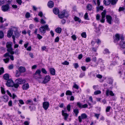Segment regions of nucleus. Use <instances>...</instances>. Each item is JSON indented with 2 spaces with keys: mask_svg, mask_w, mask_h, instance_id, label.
<instances>
[{
  "mask_svg": "<svg viewBox=\"0 0 125 125\" xmlns=\"http://www.w3.org/2000/svg\"><path fill=\"white\" fill-rule=\"evenodd\" d=\"M4 79L6 80H7L9 79V75L8 73H6L4 74L3 76Z\"/></svg>",
  "mask_w": 125,
  "mask_h": 125,
  "instance_id": "c756f323",
  "label": "nucleus"
},
{
  "mask_svg": "<svg viewBox=\"0 0 125 125\" xmlns=\"http://www.w3.org/2000/svg\"><path fill=\"white\" fill-rule=\"evenodd\" d=\"M111 107L110 106H108L106 108V111L107 112H109L111 109Z\"/></svg>",
  "mask_w": 125,
  "mask_h": 125,
  "instance_id": "13d9d810",
  "label": "nucleus"
},
{
  "mask_svg": "<svg viewBox=\"0 0 125 125\" xmlns=\"http://www.w3.org/2000/svg\"><path fill=\"white\" fill-rule=\"evenodd\" d=\"M12 29H13V28ZM13 29L9 30L8 31L7 36L8 37L10 38L11 37L13 33Z\"/></svg>",
  "mask_w": 125,
  "mask_h": 125,
  "instance_id": "412c9836",
  "label": "nucleus"
},
{
  "mask_svg": "<svg viewBox=\"0 0 125 125\" xmlns=\"http://www.w3.org/2000/svg\"><path fill=\"white\" fill-rule=\"evenodd\" d=\"M93 88L95 90H96L98 89V86L97 85H94L93 86Z\"/></svg>",
  "mask_w": 125,
  "mask_h": 125,
  "instance_id": "774afa93",
  "label": "nucleus"
},
{
  "mask_svg": "<svg viewBox=\"0 0 125 125\" xmlns=\"http://www.w3.org/2000/svg\"><path fill=\"white\" fill-rule=\"evenodd\" d=\"M4 36V34L3 32L1 31H0V38H2Z\"/></svg>",
  "mask_w": 125,
  "mask_h": 125,
  "instance_id": "58836bf2",
  "label": "nucleus"
},
{
  "mask_svg": "<svg viewBox=\"0 0 125 125\" xmlns=\"http://www.w3.org/2000/svg\"><path fill=\"white\" fill-rule=\"evenodd\" d=\"M87 115L85 113L82 114L80 116H78V119L79 122L81 123L82 122V119H84L87 118Z\"/></svg>",
  "mask_w": 125,
  "mask_h": 125,
  "instance_id": "6e6552de",
  "label": "nucleus"
},
{
  "mask_svg": "<svg viewBox=\"0 0 125 125\" xmlns=\"http://www.w3.org/2000/svg\"><path fill=\"white\" fill-rule=\"evenodd\" d=\"M69 64V62L66 61H65L64 62L62 63V64L65 65H68Z\"/></svg>",
  "mask_w": 125,
  "mask_h": 125,
  "instance_id": "8fccbe9b",
  "label": "nucleus"
},
{
  "mask_svg": "<svg viewBox=\"0 0 125 125\" xmlns=\"http://www.w3.org/2000/svg\"><path fill=\"white\" fill-rule=\"evenodd\" d=\"M49 70L51 74L52 75H54L55 73V69L53 68H51L49 69Z\"/></svg>",
  "mask_w": 125,
  "mask_h": 125,
  "instance_id": "a878e982",
  "label": "nucleus"
},
{
  "mask_svg": "<svg viewBox=\"0 0 125 125\" xmlns=\"http://www.w3.org/2000/svg\"><path fill=\"white\" fill-rule=\"evenodd\" d=\"M25 80L21 78H19L16 79L15 81V83L14 84V86L16 89L15 90L17 89L19 86V84H22L25 82Z\"/></svg>",
  "mask_w": 125,
  "mask_h": 125,
  "instance_id": "f03ea898",
  "label": "nucleus"
},
{
  "mask_svg": "<svg viewBox=\"0 0 125 125\" xmlns=\"http://www.w3.org/2000/svg\"><path fill=\"white\" fill-rule=\"evenodd\" d=\"M18 28L17 27H13V30L14 31L15 37L16 38H17L20 36V33H21V31L19 32L18 31Z\"/></svg>",
  "mask_w": 125,
  "mask_h": 125,
  "instance_id": "1a4fd4ad",
  "label": "nucleus"
},
{
  "mask_svg": "<svg viewBox=\"0 0 125 125\" xmlns=\"http://www.w3.org/2000/svg\"><path fill=\"white\" fill-rule=\"evenodd\" d=\"M124 9V6L122 7H120L118 10L120 12L121 11H123Z\"/></svg>",
  "mask_w": 125,
  "mask_h": 125,
  "instance_id": "e2e57ef3",
  "label": "nucleus"
},
{
  "mask_svg": "<svg viewBox=\"0 0 125 125\" xmlns=\"http://www.w3.org/2000/svg\"><path fill=\"white\" fill-rule=\"evenodd\" d=\"M29 87V85L28 84L26 83L23 85L22 88L23 90H26L28 89Z\"/></svg>",
  "mask_w": 125,
  "mask_h": 125,
  "instance_id": "bb28decb",
  "label": "nucleus"
},
{
  "mask_svg": "<svg viewBox=\"0 0 125 125\" xmlns=\"http://www.w3.org/2000/svg\"><path fill=\"white\" fill-rule=\"evenodd\" d=\"M0 98L3 101L5 102H7L8 100V97L7 95H5L1 96Z\"/></svg>",
  "mask_w": 125,
  "mask_h": 125,
  "instance_id": "f3484780",
  "label": "nucleus"
},
{
  "mask_svg": "<svg viewBox=\"0 0 125 125\" xmlns=\"http://www.w3.org/2000/svg\"><path fill=\"white\" fill-rule=\"evenodd\" d=\"M46 30H50L48 26L47 25L42 26L39 28L40 31L43 34H44L45 33Z\"/></svg>",
  "mask_w": 125,
  "mask_h": 125,
  "instance_id": "20e7f679",
  "label": "nucleus"
},
{
  "mask_svg": "<svg viewBox=\"0 0 125 125\" xmlns=\"http://www.w3.org/2000/svg\"><path fill=\"white\" fill-rule=\"evenodd\" d=\"M88 107V105L86 104H84L83 105L82 104V108H87Z\"/></svg>",
  "mask_w": 125,
  "mask_h": 125,
  "instance_id": "680f3d73",
  "label": "nucleus"
},
{
  "mask_svg": "<svg viewBox=\"0 0 125 125\" xmlns=\"http://www.w3.org/2000/svg\"><path fill=\"white\" fill-rule=\"evenodd\" d=\"M26 103L27 104L29 105H32L33 104V101L32 100H28L27 101Z\"/></svg>",
  "mask_w": 125,
  "mask_h": 125,
  "instance_id": "72a5a7b5",
  "label": "nucleus"
},
{
  "mask_svg": "<svg viewBox=\"0 0 125 125\" xmlns=\"http://www.w3.org/2000/svg\"><path fill=\"white\" fill-rule=\"evenodd\" d=\"M19 71L21 73H23L26 71V69L25 67L21 66L19 68Z\"/></svg>",
  "mask_w": 125,
  "mask_h": 125,
  "instance_id": "5701e85b",
  "label": "nucleus"
},
{
  "mask_svg": "<svg viewBox=\"0 0 125 125\" xmlns=\"http://www.w3.org/2000/svg\"><path fill=\"white\" fill-rule=\"evenodd\" d=\"M71 38L74 41L76 40L77 38L76 36L75 35H72L71 36Z\"/></svg>",
  "mask_w": 125,
  "mask_h": 125,
  "instance_id": "052dcab7",
  "label": "nucleus"
},
{
  "mask_svg": "<svg viewBox=\"0 0 125 125\" xmlns=\"http://www.w3.org/2000/svg\"><path fill=\"white\" fill-rule=\"evenodd\" d=\"M21 73H20L19 71L17 70L16 73L15 74L16 77H19L21 75Z\"/></svg>",
  "mask_w": 125,
  "mask_h": 125,
  "instance_id": "f704fd0d",
  "label": "nucleus"
},
{
  "mask_svg": "<svg viewBox=\"0 0 125 125\" xmlns=\"http://www.w3.org/2000/svg\"><path fill=\"white\" fill-rule=\"evenodd\" d=\"M8 105L10 106H12V101L11 100H10L8 102Z\"/></svg>",
  "mask_w": 125,
  "mask_h": 125,
  "instance_id": "69168bd1",
  "label": "nucleus"
},
{
  "mask_svg": "<svg viewBox=\"0 0 125 125\" xmlns=\"http://www.w3.org/2000/svg\"><path fill=\"white\" fill-rule=\"evenodd\" d=\"M112 1L111 0H104V3L105 5H108L111 3Z\"/></svg>",
  "mask_w": 125,
  "mask_h": 125,
  "instance_id": "393cba45",
  "label": "nucleus"
},
{
  "mask_svg": "<svg viewBox=\"0 0 125 125\" xmlns=\"http://www.w3.org/2000/svg\"><path fill=\"white\" fill-rule=\"evenodd\" d=\"M73 65L74 67L76 69L79 67V65H78V63H75L73 64Z\"/></svg>",
  "mask_w": 125,
  "mask_h": 125,
  "instance_id": "6e6d98bb",
  "label": "nucleus"
},
{
  "mask_svg": "<svg viewBox=\"0 0 125 125\" xmlns=\"http://www.w3.org/2000/svg\"><path fill=\"white\" fill-rule=\"evenodd\" d=\"M93 8L92 5L90 4H88L86 6V8L89 11H91L92 10Z\"/></svg>",
  "mask_w": 125,
  "mask_h": 125,
  "instance_id": "cd10ccee",
  "label": "nucleus"
},
{
  "mask_svg": "<svg viewBox=\"0 0 125 125\" xmlns=\"http://www.w3.org/2000/svg\"><path fill=\"white\" fill-rule=\"evenodd\" d=\"M85 75V73L83 72L81 73L80 74L79 77L80 78L83 77Z\"/></svg>",
  "mask_w": 125,
  "mask_h": 125,
  "instance_id": "5fc2aeb1",
  "label": "nucleus"
},
{
  "mask_svg": "<svg viewBox=\"0 0 125 125\" xmlns=\"http://www.w3.org/2000/svg\"><path fill=\"white\" fill-rule=\"evenodd\" d=\"M53 13L56 15L58 14L59 12V10L58 8H53Z\"/></svg>",
  "mask_w": 125,
  "mask_h": 125,
  "instance_id": "4be33fe9",
  "label": "nucleus"
},
{
  "mask_svg": "<svg viewBox=\"0 0 125 125\" xmlns=\"http://www.w3.org/2000/svg\"><path fill=\"white\" fill-rule=\"evenodd\" d=\"M37 38H38L39 40H40L42 38V36L40 35L39 34H37Z\"/></svg>",
  "mask_w": 125,
  "mask_h": 125,
  "instance_id": "603ef678",
  "label": "nucleus"
},
{
  "mask_svg": "<svg viewBox=\"0 0 125 125\" xmlns=\"http://www.w3.org/2000/svg\"><path fill=\"white\" fill-rule=\"evenodd\" d=\"M72 92L69 90H68L66 91V95H72Z\"/></svg>",
  "mask_w": 125,
  "mask_h": 125,
  "instance_id": "ea45409f",
  "label": "nucleus"
},
{
  "mask_svg": "<svg viewBox=\"0 0 125 125\" xmlns=\"http://www.w3.org/2000/svg\"><path fill=\"white\" fill-rule=\"evenodd\" d=\"M84 17L85 19L86 20H89V19L88 18V13L87 12H86L84 16Z\"/></svg>",
  "mask_w": 125,
  "mask_h": 125,
  "instance_id": "79ce46f5",
  "label": "nucleus"
},
{
  "mask_svg": "<svg viewBox=\"0 0 125 125\" xmlns=\"http://www.w3.org/2000/svg\"><path fill=\"white\" fill-rule=\"evenodd\" d=\"M17 2L19 5H21L22 3L21 0H16Z\"/></svg>",
  "mask_w": 125,
  "mask_h": 125,
  "instance_id": "0e129e2a",
  "label": "nucleus"
},
{
  "mask_svg": "<svg viewBox=\"0 0 125 125\" xmlns=\"http://www.w3.org/2000/svg\"><path fill=\"white\" fill-rule=\"evenodd\" d=\"M73 112L75 114V115L77 116L79 112L78 109H73Z\"/></svg>",
  "mask_w": 125,
  "mask_h": 125,
  "instance_id": "473e14b6",
  "label": "nucleus"
},
{
  "mask_svg": "<svg viewBox=\"0 0 125 125\" xmlns=\"http://www.w3.org/2000/svg\"><path fill=\"white\" fill-rule=\"evenodd\" d=\"M1 93L2 94H4L5 93V89L2 87H1Z\"/></svg>",
  "mask_w": 125,
  "mask_h": 125,
  "instance_id": "37998d69",
  "label": "nucleus"
},
{
  "mask_svg": "<svg viewBox=\"0 0 125 125\" xmlns=\"http://www.w3.org/2000/svg\"><path fill=\"white\" fill-rule=\"evenodd\" d=\"M95 29V31L98 35H99L101 33L100 28L101 27V25L99 24H95L94 25Z\"/></svg>",
  "mask_w": 125,
  "mask_h": 125,
  "instance_id": "0eeeda50",
  "label": "nucleus"
},
{
  "mask_svg": "<svg viewBox=\"0 0 125 125\" xmlns=\"http://www.w3.org/2000/svg\"><path fill=\"white\" fill-rule=\"evenodd\" d=\"M77 105L79 108H81L82 105V104L80 102H78L77 103Z\"/></svg>",
  "mask_w": 125,
  "mask_h": 125,
  "instance_id": "c9c22d12",
  "label": "nucleus"
},
{
  "mask_svg": "<svg viewBox=\"0 0 125 125\" xmlns=\"http://www.w3.org/2000/svg\"><path fill=\"white\" fill-rule=\"evenodd\" d=\"M2 10L4 11H7L10 9V6L8 4H6L5 5L2 6L1 7Z\"/></svg>",
  "mask_w": 125,
  "mask_h": 125,
  "instance_id": "9d476101",
  "label": "nucleus"
},
{
  "mask_svg": "<svg viewBox=\"0 0 125 125\" xmlns=\"http://www.w3.org/2000/svg\"><path fill=\"white\" fill-rule=\"evenodd\" d=\"M50 79L51 77L49 75H46L45 77L43 80L42 81V80H41V83H43L44 84H45L50 81Z\"/></svg>",
  "mask_w": 125,
  "mask_h": 125,
  "instance_id": "f8f14e48",
  "label": "nucleus"
},
{
  "mask_svg": "<svg viewBox=\"0 0 125 125\" xmlns=\"http://www.w3.org/2000/svg\"><path fill=\"white\" fill-rule=\"evenodd\" d=\"M119 44L121 48L123 49L125 48V42L121 41Z\"/></svg>",
  "mask_w": 125,
  "mask_h": 125,
  "instance_id": "6ab92c4d",
  "label": "nucleus"
},
{
  "mask_svg": "<svg viewBox=\"0 0 125 125\" xmlns=\"http://www.w3.org/2000/svg\"><path fill=\"white\" fill-rule=\"evenodd\" d=\"M41 71L44 74H46L47 73L46 71L44 68H42V69Z\"/></svg>",
  "mask_w": 125,
  "mask_h": 125,
  "instance_id": "de8ad7c7",
  "label": "nucleus"
},
{
  "mask_svg": "<svg viewBox=\"0 0 125 125\" xmlns=\"http://www.w3.org/2000/svg\"><path fill=\"white\" fill-rule=\"evenodd\" d=\"M49 106V103L48 102H44L42 104V107L44 109L46 110Z\"/></svg>",
  "mask_w": 125,
  "mask_h": 125,
  "instance_id": "4468645a",
  "label": "nucleus"
},
{
  "mask_svg": "<svg viewBox=\"0 0 125 125\" xmlns=\"http://www.w3.org/2000/svg\"><path fill=\"white\" fill-rule=\"evenodd\" d=\"M81 36L83 38H86V34L85 32H83L81 34Z\"/></svg>",
  "mask_w": 125,
  "mask_h": 125,
  "instance_id": "49530a36",
  "label": "nucleus"
},
{
  "mask_svg": "<svg viewBox=\"0 0 125 125\" xmlns=\"http://www.w3.org/2000/svg\"><path fill=\"white\" fill-rule=\"evenodd\" d=\"M12 43L11 42H7L6 44V46L7 48V51L11 54H13L14 52L13 51V49L12 47Z\"/></svg>",
  "mask_w": 125,
  "mask_h": 125,
  "instance_id": "7ed1b4c3",
  "label": "nucleus"
},
{
  "mask_svg": "<svg viewBox=\"0 0 125 125\" xmlns=\"http://www.w3.org/2000/svg\"><path fill=\"white\" fill-rule=\"evenodd\" d=\"M115 39H114V42H116L117 41H119L120 39V36L118 34H115Z\"/></svg>",
  "mask_w": 125,
  "mask_h": 125,
  "instance_id": "b1692460",
  "label": "nucleus"
},
{
  "mask_svg": "<svg viewBox=\"0 0 125 125\" xmlns=\"http://www.w3.org/2000/svg\"><path fill=\"white\" fill-rule=\"evenodd\" d=\"M30 16L31 15L30 13L28 12H26L25 14V17L27 18H29L30 17Z\"/></svg>",
  "mask_w": 125,
  "mask_h": 125,
  "instance_id": "e433bc0d",
  "label": "nucleus"
},
{
  "mask_svg": "<svg viewBox=\"0 0 125 125\" xmlns=\"http://www.w3.org/2000/svg\"><path fill=\"white\" fill-rule=\"evenodd\" d=\"M106 13V10H104L101 13L102 19L100 21L102 23H103L104 22L105 20V18Z\"/></svg>",
  "mask_w": 125,
  "mask_h": 125,
  "instance_id": "ddd939ff",
  "label": "nucleus"
},
{
  "mask_svg": "<svg viewBox=\"0 0 125 125\" xmlns=\"http://www.w3.org/2000/svg\"><path fill=\"white\" fill-rule=\"evenodd\" d=\"M105 94L107 96H108L109 95L112 96H113L114 95V94L113 92L111 90L107 89L105 92Z\"/></svg>",
  "mask_w": 125,
  "mask_h": 125,
  "instance_id": "2eb2a0df",
  "label": "nucleus"
},
{
  "mask_svg": "<svg viewBox=\"0 0 125 125\" xmlns=\"http://www.w3.org/2000/svg\"><path fill=\"white\" fill-rule=\"evenodd\" d=\"M4 72V69L3 67H1L0 69V75L3 73Z\"/></svg>",
  "mask_w": 125,
  "mask_h": 125,
  "instance_id": "c03bdc74",
  "label": "nucleus"
},
{
  "mask_svg": "<svg viewBox=\"0 0 125 125\" xmlns=\"http://www.w3.org/2000/svg\"><path fill=\"white\" fill-rule=\"evenodd\" d=\"M59 38L58 36H57L54 40V42H57L59 41Z\"/></svg>",
  "mask_w": 125,
  "mask_h": 125,
  "instance_id": "4d7b16f0",
  "label": "nucleus"
},
{
  "mask_svg": "<svg viewBox=\"0 0 125 125\" xmlns=\"http://www.w3.org/2000/svg\"><path fill=\"white\" fill-rule=\"evenodd\" d=\"M67 109L68 111H70L71 109V106L70 104H68L67 106Z\"/></svg>",
  "mask_w": 125,
  "mask_h": 125,
  "instance_id": "864d4df0",
  "label": "nucleus"
},
{
  "mask_svg": "<svg viewBox=\"0 0 125 125\" xmlns=\"http://www.w3.org/2000/svg\"><path fill=\"white\" fill-rule=\"evenodd\" d=\"M47 5L49 8H52L54 6V3L52 1L50 0L48 2Z\"/></svg>",
  "mask_w": 125,
  "mask_h": 125,
  "instance_id": "aec40b11",
  "label": "nucleus"
},
{
  "mask_svg": "<svg viewBox=\"0 0 125 125\" xmlns=\"http://www.w3.org/2000/svg\"><path fill=\"white\" fill-rule=\"evenodd\" d=\"M74 20L76 21H78L79 23H82L81 19L75 16L74 18Z\"/></svg>",
  "mask_w": 125,
  "mask_h": 125,
  "instance_id": "2f4dec72",
  "label": "nucleus"
},
{
  "mask_svg": "<svg viewBox=\"0 0 125 125\" xmlns=\"http://www.w3.org/2000/svg\"><path fill=\"white\" fill-rule=\"evenodd\" d=\"M41 73L40 69H38L36 71L35 73L33 74V76L37 80L39 83H41V80L43 81V78L42 77V75L41 74Z\"/></svg>",
  "mask_w": 125,
  "mask_h": 125,
  "instance_id": "f257e3e1",
  "label": "nucleus"
},
{
  "mask_svg": "<svg viewBox=\"0 0 125 125\" xmlns=\"http://www.w3.org/2000/svg\"><path fill=\"white\" fill-rule=\"evenodd\" d=\"M74 85L73 86V87L75 88L76 89H78L79 88V87L78 85L77 84H76L75 83H73Z\"/></svg>",
  "mask_w": 125,
  "mask_h": 125,
  "instance_id": "4c0bfd02",
  "label": "nucleus"
},
{
  "mask_svg": "<svg viewBox=\"0 0 125 125\" xmlns=\"http://www.w3.org/2000/svg\"><path fill=\"white\" fill-rule=\"evenodd\" d=\"M91 61V58L90 57H88L85 59V61L86 62H90Z\"/></svg>",
  "mask_w": 125,
  "mask_h": 125,
  "instance_id": "bf43d9fd",
  "label": "nucleus"
},
{
  "mask_svg": "<svg viewBox=\"0 0 125 125\" xmlns=\"http://www.w3.org/2000/svg\"><path fill=\"white\" fill-rule=\"evenodd\" d=\"M62 116L64 117V120H67L69 115L66 113H64V111L63 110H62Z\"/></svg>",
  "mask_w": 125,
  "mask_h": 125,
  "instance_id": "dca6fc26",
  "label": "nucleus"
},
{
  "mask_svg": "<svg viewBox=\"0 0 125 125\" xmlns=\"http://www.w3.org/2000/svg\"><path fill=\"white\" fill-rule=\"evenodd\" d=\"M61 13H62L58 14L59 18L61 19H62L64 17H67L69 16L67 12L65 10H63Z\"/></svg>",
  "mask_w": 125,
  "mask_h": 125,
  "instance_id": "423d86ee",
  "label": "nucleus"
},
{
  "mask_svg": "<svg viewBox=\"0 0 125 125\" xmlns=\"http://www.w3.org/2000/svg\"><path fill=\"white\" fill-rule=\"evenodd\" d=\"M112 1L111 4L113 5H114L116 4L118 0H112Z\"/></svg>",
  "mask_w": 125,
  "mask_h": 125,
  "instance_id": "a18cd8bd",
  "label": "nucleus"
},
{
  "mask_svg": "<svg viewBox=\"0 0 125 125\" xmlns=\"http://www.w3.org/2000/svg\"><path fill=\"white\" fill-rule=\"evenodd\" d=\"M14 65L13 64H11L8 66V68L9 70H11L13 68Z\"/></svg>",
  "mask_w": 125,
  "mask_h": 125,
  "instance_id": "3c124183",
  "label": "nucleus"
},
{
  "mask_svg": "<svg viewBox=\"0 0 125 125\" xmlns=\"http://www.w3.org/2000/svg\"><path fill=\"white\" fill-rule=\"evenodd\" d=\"M10 55L9 53L8 52L6 53L4 55V57L5 58H6V59H3V61L5 63H7L9 62V57Z\"/></svg>",
  "mask_w": 125,
  "mask_h": 125,
  "instance_id": "9b49d317",
  "label": "nucleus"
},
{
  "mask_svg": "<svg viewBox=\"0 0 125 125\" xmlns=\"http://www.w3.org/2000/svg\"><path fill=\"white\" fill-rule=\"evenodd\" d=\"M96 11L97 12H98L100 10H103L104 9L103 7L102 6H98L96 7Z\"/></svg>",
  "mask_w": 125,
  "mask_h": 125,
  "instance_id": "c85d7f7f",
  "label": "nucleus"
},
{
  "mask_svg": "<svg viewBox=\"0 0 125 125\" xmlns=\"http://www.w3.org/2000/svg\"><path fill=\"white\" fill-rule=\"evenodd\" d=\"M62 29L60 27H57L55 30V31L57 33L60 34L61 32Z\"/></svg>",
  "mask_w": 125,
  "mask_h": 125,
  "instance_id": "7c9ffc66",
  "label": "nucleus"
},
{
  "mask_svg": "<svg viewBox=\"0 0 125 125\" xmlns=\"http://www.w3.org/2000/svg\"><path fill=\"white\" fill-rule=\"evenodd\" d=\"M101 93V92L100 90H97L94 92V94L95 95H97L98 94H100Z\"/></svg>",
  "mask_w": 125,
  "mask_h": 125,
  "instance_id": "a19ab883",
  "label": "nucleus"
},
{
  "mask_svg": "<svg viewBox=\"0 0 125 125\" xmlns=\"http://www.w3.org/2000/svg\"><path fill=\"white\" fill-rule=\"evenodd\" d=\"M14 82L11 79H10L7 80L6 83V85L8 87L12 86V89L14 90H15L14 88H15L14 86Z\"/></svg>",
  "mask_w": 125,
  "mask_h": 125,
  "instance_id": "39448f33",
  "label": "nucleus"
},
{
  "mask_svg": "<svg viewBox=\"0 0 125 125\" xmlns=\"http://www.w3.org/2000/svg\"><path fill=\"white\" fill-rule=\"evenodd\" d=\"M109 52L108 49H106L104 50V54H107L109 53Z\"/></svg>",
  "mask_w": 125,
  "mask_h": 125,
  "instance_id": "09e8293b",
  "label": "nucleus"
},
{
  "mask_svg": "<svg viewBox=\"0 0 125 125\" xmlns=\"http://www.w3.org/2000/svg\"><path fill=\"white\" fill-rule=\"evenodd\" d=\"M106 18L107 22L109 23H111L112 20V17L110 15H107L106 16Z\"/></svg>",
  "mask_w": 125,
  "mask_h": 125,
  "instance_id": "a211bd4d",
  "label": "nucleus"
},
{
  "mask_svg": "<svg viewBox=\"0 0 125 125\" xmlns=\"http://www.w3.org/2000/svg\"><path fill=\"white\" fill-rule=\"evenodd\" d=\"M38 15L41 17H42L43 16V13L42 11L39 12L38 14Z\"/></svg>",
  "mask_w": 125,
  "mask_h": 125,
  "instance_id": "338daca9",
  "label": "nucleus"
}]
</instances>
